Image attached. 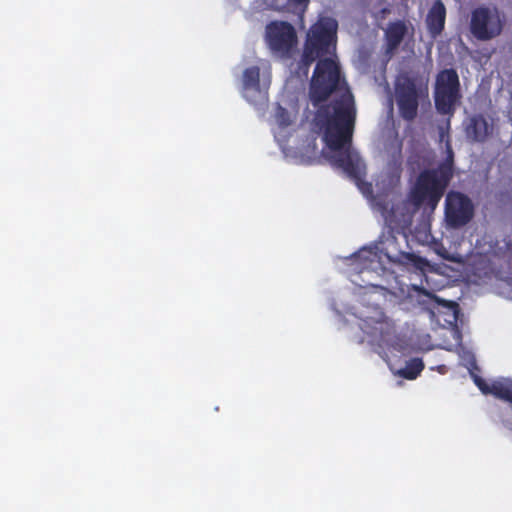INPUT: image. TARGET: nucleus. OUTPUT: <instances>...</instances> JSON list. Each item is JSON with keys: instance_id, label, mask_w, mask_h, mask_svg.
Segmentation results:
<instances>
[{"instance_id": "obj_1", "label": "nucleus", "mask_w": 512, "mask_h": 512, "mask_svg": "<svg viewBox=\"0 0 512 512\" xmlns=\"http://www.w3.org/2000/svg\"><path fill=\"white\" fill-rule=\"evenodd\" d=\"M340 67L331 58L319 59L314 69L309 98L317 111L314 124L323 131V140L331 153L330 164L341 169L362 192H371L372 185L364 181L365 165L352 149L356 111L353 95L346 90L330 104H323L340 85Z\"/></svg>"}, {"instance_id": "obj_2", "label": "nucleus", "mask_w": 512, "mask_h": 512, "mask_svg": "<svg viewBox=\"0 0 512 512\" xmlns=\"http://www.w3.org/2000/svg\"><path fill=\"white\" fill-rule=\"evenodd\" d=\"M337 29L338 23L331 17H320L311 25L295 69L298 77L307 78L310 67L316 60L324 59L335 52Z\"/></svg>"}, {"instance_id": "obj_3", "label": "nucleus", "mask_w": 512, "mask_h": 512, "mask_svg": "<svg viewBox=\"0 0 512 512\" xmlns=\"http://www.w3.org/2000/svg\"><path fill=\"white\" fill-rule=\"evenodd\" d=\"M395 93L401 116L411 121L417 116L419 98L428 96V89L426 82L419 74L403 72L397 79Z\"/></svg>"}, {"instance_id": "obj_4", "label": "nucleus", "mask_w": 512, "mask_h": 512, "mask_svg": "<svg viewBox=\"0 0 512 512\" xmlns=\"http://www.w3.org/2000/svg\"><path fill=\"white\" fill-rule=\"evenodd\" d=\"M448 184V158L440 165V170H424L418 176L411 192L409 201L419 208L426 200L438 202L443 189Z\"/></svg>"}, {"instance_id": "obj_5", "label": "nucleus", "mask_w": 512, "mask_h": 512, "mask_svg": "<svg viewBox=\"0 0 512 512\" xmlns=\"http://www.w3.org/2000/svg\"><path fill=\"white\" fill-rule=\"evenodd\" d=\"M271 84V65L267 60H259L257 65L247 67L242 74V95L252 104L268 100Z\"/></svg>"}, {"instance_id": "obj_6", "label": "nucleus", "mask_w": 512, "mask_h": 512, "mask_svg": "<svg viewBox=\"0 0 512 512\" xmlns=\"http://www.w3.org/2000/svg\"><path fill=\"white\" fill-rule=\"evenodd\" d=\"M265 42L274 54L290 59L298 44L296 29L287 21H271L265 27Z\"/></svg>"}, {"instance_id": "obj_7", "label": "nucleus", "mask_w": 512, "mask_h": 512, "mask_svg": "<svg viewBox=\"0 0 512 512\" xmlns=\"http://www.w3.org/2000/svg\"><path fill=\"white\" fill-rule=\"evenodd\" d=\"M470 33L479 41H489L499 36L503 30V19L496 7L479 6L472 10Z\"/></svg>"}, {"instance_id": "obj_8", "label": "nucleus", "mask_w": 512, "mask_h": 512, "mask_svg": "<svg viewBox=\"0 0 512 512\" xmlns=\"http://www.w3.org/2000/svg\"><path fill=\"white\" fill-rule=\"evenodd\" d=\"M450 313L453 314L454 318V321H450V331L457 342L455 351L459 355L461 365L467 368L475 383V377H481L479 375L480 368L477 365L474 353L462 343V330L466 324V319L456 301L450 300Z\"/></svg>"}, {"instance_id": "obj_9", "label": "nucleus", "mask_w": 512, "mask_h": 512, "mask_svg": "<svg viewBox=\"0 0 512 512\" xmlns=\"http://www.w3.org/2000/svg\"><path fill=\"white\" fill-rule=\"evenodd\" d=\"M361 330L370 337V344L379 349H389L395 346L394 326L383 319H363L360 323Z\"/></svg>"}, {"instance_id": "obj_10", "label": "nucleus", "mask_w": 512, "mask_h": 512, "mask_svg": "<svg viewBox=\"0 0 512 512\" xmlns=\"http://www.w3.org/2000/svg\"><path fill=\"white\" fill-rule=\"evenodd\" d=\"M474 214L475 207L472 200L461 192L450 190V228L467 225Z\"/></svg>"}, {"instance_id": "obj_11", "label": "nucleus", "mask_w": 512, "mask_h": 512, "mask_svg": "<svg viewBox=\"0 0 512 512\" xmlns=\"http://www.w3.org/2000/svg\"><path fill=\"white\" fill-rule=\"evenodd\" d=\"M408 33V27L403 20L389 22L384 30V54L392 58Z\"/></svg>"}, {"instance_id": "obj_12", "label": "nucleus", "mask_w": 512, "mask_h": 512, "mask_svg": "<svg viewBox=\"0 0 512 512\" xmlns=\"http://www.w3.org/2000/svg\"><path fill=\"white\" fill-rule=\"evenodd\" d=\"M475 385L484 395H493L512 405V379L502 378L489 384L482 377H475Z\"/></svg>"}, {"instance_id": "obj_13", "label": "nucleus", "mask_w": 512, "mask_h": 512, "mask_svg": "<svg viewBox=\"0 0 512 512\" xmlns=\"http://www.w3.org/2000/svg\"><path fill=\"white\" fill-rule=\"evenodd\" d=\"M465 134L473 142H484L492 134L493 127L482 114L469 116L464 121Z\"/></svg>"}, {"instance_id": "obj_14", "label": "nucleus", "mask_w": 512, "mask_h": 512, "mask_svg": "<svg viewBox=\"0 0 512 512\" xmlns=\"http://www.w3.org/2000/svg\"><path fill=\"white\" fill-rule=\"evenodd\" d=\"M434 99L438 112L448 114V69H443L437 76Z\"/></svg>"}, {"instance_id": "obj_15", "label": "nucleus", "mask_w": 512, "mask_h": 512, "mask_svg": "<svg viewBox=\"0 0 512 512\" xmlns=\"http://www.w3.org/2000/svg\"><path fill=\"white\" fill-rule=\"evenodd\" d=\"M446 8L441 1H436L428 12L426 23L430 33L436 36L444 29Z\"/></svg>"}, {"instance_id": "obj_16", "label": "nucleus", "mask_w": 512, "mask_h": 512, "mask_svg": "<svg viewBox=\"0 0 512 512\" xmlns=\"http://www.w3.org/2000/svg\"><path fill=\"white\" fill-rule=\"evenodd\" d=\"M423 369V361L420 358H413L406 363L405 367L397 370L396 374L405 379L413 380L418 377Z\"/></svg>"}, {"instance_id": "obj_17", "label": "nucleus", "mask_w": 512, "mask_h": 512, "mask_svg": "<svg viewBox=\"0 0 512 512\" xmlns=\"http://www.w3.org/2000/svg\"><path fill=\"white\" fill-rule=\"evenodd\" d=\"M400 261L404 265L412 266L416 270L422 272L429 265L428 261L425 258L415 255L414 253H402L400 256Z\"/></svg>"}, {"instance_id": "obj_18", "label": "nucleus", "mask_w": 512, "mask_h": 512, "mask_svg": "<svg viewBox=\"0 0 512 512\" xmlns=\"http://www.w3.org/2000/svg\"><path fill=\"white\" fill-rule=\"evenodd\" d=\"M449 96H450V107L458 100L459 97V80L456 70L450 68L449 72ZM453 114L452 108H450V117Z\"/></svg>"}, {"instance_id": "obj_19", "label": "nucleus", "mask_w": 512, "mask_h": 512, "mask_svg": "<svg viewBox=\"0 0 512 512\" xmlns=\"http://www.w3.org/2000/svg\"><path fill=\"white\" fill-rule=\"evenodd\" d=\"M275 120L281 128H286L291 124L290 114L287 109L282 106L276 108Z\"/></svg>"}, {"instance_id": "obj_20", "label": "nucleus", "mask_w": 512, "mask_h": 512, "mask_svg": "<svg viewBox=\"0 0 512 512\" xmlns=\"http://www.w3.org/2000/svg\"><path fill=\"white\" fill-rule=\"evenodd\" d=\"M398 208V206H392L390 209H388L386 206L382 207V214L385 219V222L391 228H396L398 226L396 221L394 220L395 213L398 210Z\"/></svg>"}, {"instance_id": "obj_21", "label": "nucleus", "mask_w": 512, "mask_h": 512, "mask_svg": "<svg viewBox=\"0 0 512 512\" xmlns=\"http://www.w3.org/2000/svg\"><path fill=\"white\" fill-rule=\"evenodd\" d=\"M425 294L434 302L438 303L439 305H442L445 308H448V300L446 299H440L435 294L430 292H425Z\"/></svg>"}, {"instance_id": "obj_22", "label": "nucleus", "mask_w": 512, "mask_h": 512, "mask_svg": "<svg viewBox=\"0 0 512 512\" xmlns=\"http://www.w3.org/2000/svg\"><path fill=\"white\" fill-rule=\"evenodd\" d=\"M292 4L296 6L303 7L304 9L307 8L310 0H290Z\"/></svg>"}, {"instance_id": "obj_23", "label": "nucleus", "mask_w": 512, "mask_h": 512, "mask_svg": "<svg viewBox=\"0 0 512 512\" xmlns=\"http://www.w3.org/2000/svg\"><path fill=\"white\" fill-rule=\"evenodd\" d=\"M479 260H480V262H481V263H485V264H486V265H485V267L483 268V270H484V271H483L482 273H476V272H475L474 274H475V275H477V276H481L482 274H483V275H487V271H486V269L489 267V264H488V263H486V256H482V255H481V256L479 257Z\"/></svg>"}, {"instance_id": "obj_24", "label": "nucleus", "mask_w": 512, "mask_h": 512, "mask_svg": "<svg viewBox=\"0 0 512 512\" xmlns=\"http://www.w3.org/2000/svg\"><path fill=\"white\" fill-rule=\"evenodd\" d=\"M443 210H444V221L448 222V195H446L443 202Z\"/></svg>"}, {"instance_id": "obj_25", "label": "nucleus", "mask_w": 512, "mask_h": 512, "mask_svg": "<svg viewBox=\"0 0 512 512\" xmlns=\"http://www.w3.org/2000/svg\"><path fill=\"white\" fill-rule=\"evenodd\" d=\"M449 155H450V179H451L452 178V162H453V151L451 148H450Z\"/></svg>"}, {"instance_id": "obj_26", "label": "nucleus", "mask_w": 512, "mask_h": 512, "mask_svg": "<svg viewBox=\"0 0 512 512\" xmlns=\"http://www.w3.org/2000/svg\"><path fill=\"white\" fill-rule=\"evenodd\" d=\"M441 139L445 143L446 148L448 149V139L444 140V131L443 128H441Z\"/></svg>"}, {"instance_id": "obj_27", "label": "nucleus", "mask_w": 512, "mask_h": 512, "mask_svg": "<svg viewBox=\"0 0 512 512\" xmlns=\"http://www.w3.org/2000/svg\"><path fill=\"white\" fill-rule=\"evenodd\" d=\"M449 260H450V262H459L460 261V259L458 257H456L455 255H452V254H450Z\"/></svg>"}, {"instance_id": "obj_28", "label": "nucleus", "mask_w": 512, "mask_h": 512, "mask_svg": "<svg viewBox=\"0 0 512 512\" xmlns=\"http://www.w3.org/2000/svg\"><path fill=\"white\" fill-rule=\"evenodd\" d=\"M442 258L443 259H446L448 260V252L447 251H444L442 254H441Z\"/></svg>"}, {"instance_id": "obj_29", "label": "nucleus", "mask_w": 512, "mask_h": 512, "mask_svg": "<svg viewBox=\"0 0 512 512\" xmlns=\"http://www.w3.org/2000/svg\"><path fill=\"white\" fill-rule=\"evenodd\" d=\"M361 253L373 254L371 250H362V251L359 252V254L357 256H360Z\"/></svg>"}]
</instances>
